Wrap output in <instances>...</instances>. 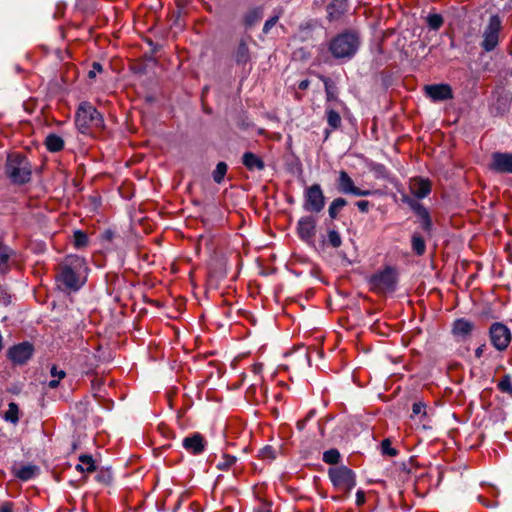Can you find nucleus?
I'll use <instances>...</instances> for the list:
<instances>
[{
  "label": "nucleus",
  "instance_id": "f257e3e1",
  "mask_svg": "<svg viewBox=\"0 0 512 512\" xmlns=\"http://www.w3.org/2000/svg\"><path fill=\"white\" fill-rule=\"evenodd\" d=\"M85 273L84 258L70 255L59 265L57 280L64 290L77 291L85 283Z\"/></svg>",
  "mask_w": 512,
  "mask_h": 512
},
{
  "label": "nucleus",
  "instance_id": "f03ea898",
  "mask_svg": "<svg viewBox=\"0 0 512 512\" xmlns=\"http://www.w3.org/2000/svg\"><path fill=\"white\" fill-rule=\"evenodd\" d=\"M360 41L357 33L347 31L334 37L329 44V50L337 59L351 58L358 50Z\"/></svg>",
  "mask_w": 512,
  "mask_h": 512
},
{
  "label": "nucleus",
  "instance_id": "7ed1b4c3",
  "mask_svg": "<svg viewBox=\"0 0 512 512\" xmlns=\"http://www.w3.org/2000/svg\"><path fill=\"white\" fill-rule=\"evenodd\" d=\"M5 171L15 184H24L31 179V165L28 159L20 154H11L7 158Z\"/></svg>",
  "mask_w": 512,
  "mask_h": 512
},
{
  "label": "nucleus",
  "instance_id": "20e7f679",
  "mask_svg": "<svg viewBox=\"0 0 512 512\" xmlns=\"http://www.w3.org/2000/svg\"><path fill=\"white\" fill-rule=\"evenodd\" d=\"M328 476L334 488L344 494H349L356 485L355 473L344 465L329 468Z\"/></svg>",
  "mask_w": 512,
  "mask_h": 512
},
{
  "label": "nucleus",
  "instance_id": "39448f33",
  "mask_svg": "<svg viewBox=\"0 0 512 512\" xmlns=\"http://www.w3.org/2000/svg\"><path fill=\"white\" fill-rule=\"evenodd\" d=\"M371 289L378 293L393 292L397 284L396 272L387 267L383 271L374 274L369 281Z\"/></svg>",
  "mask_w": 512,
  "mask_h": 512
},
{
  "label": "nucleus",
  "instance_id": "423d86ee",
  "mask_svg": "<svg viewBox=\"0 0 512 512\" xmlns=\"http://www.w3.org/2000/svg\"><path fill=\"white\" fill-rule=\"evenodd\" d=\"M102 122V116L95 107L87 102L80 104L76 112V124L81 132H84L90 126L99 127Z\"/></svg>",
  "mask_w": 512,
  "mask_h": 512
},
{
  "label": "nucleus",
  "instance_id": "0eeeda50",
  "mask_svg": "<svg viewBox=\"0 0 512 512\" xmlns=\"http://www.w3.org/2000/svg\"><path fill=\"white\" fill-rule=\"evenodd\" d=\"M502 28V21L498 15H492L489 18L487 26L483 31V40L481 47L490 52L496 48L499 43V34Z\"/></svg>",
  "mask_w": 512,
  "mask_h": 512
},
{
  "label": "nucleus",
  "instance_id": "6e6552de",
  "mask_svg": "<svg viewBox=\"0 0 512 512\" xmlns=\"http://www.w3.org/2000/svg\"><path fill=\"white\" fill-rule=\"evenodd\" d=\"M325 206V196L319 184H313L304 192L303 207L306 211L319 213Z\"/></svg>",
  "mask_w": 512,
  "mask_h": 512
},
{
  "label": "nucleus",
  "instance_id": "1a4fd4ad",
  "mask_svg": "<svg viewBox=\"0 0 512 512\" xmlns=\"http://www.w3.org/2000/svg\"><path fill=\"white\" fill-rule=\"evenodd\" d=\"M489 335L492 345L498 351L506 350L512 340L510 329L500 322H495L490 326Z\"/></svg>",
  "mask_w": 512,
  "mask_h": 512
},
{
  "label": "nucleus",
  "instance_id": "9d476101",
  "mask_svg": "<svg viewBox=\"0 0 512 512\" xmlns=\"http://www.w3.org/2000/svg\"><path fill=\"white\" fill-rule=\"evenodd\" d=\"M337 189L342 194H351L354 196H368L371 194V191L362 190L355 186L352 178L344 170H341L339 172V177L337 180Z\"/></svg>",
  "mask_w": 512,
  "mask_h": 512
},
{
  "label": "nucleus",
  "instance_id": "9b49d317",
  "mask_svg": "<svg viewBox=\"0 0 512 512\" xmlns=\"http://www.w3.org/2000/svg\"><path fill=\"white\" fill-rule=\"evenodd\" d=\"M489 168L498 173L512 174V153L494 152Z\"/></svg>",
  "mask_w": 512,
  "mask_h": 512
},
{
  "label": "nucleus",
  "instance_id": "f8f14e48",
  "mask_svg": "<svg viewBox=\"0 0 512 512\" xmlns=\"http://www.w3.org/2000/svg\"><path fill=\"white\" fill-rule=\"evenodd\" d=\"M33 355V346L28 342H23L11 347L8 351L9 359L18 365L27 362Z\"/></svg>",
  "mask_w": 512,
  "mask_h": 512
},
{
  "label": "nucleus",
  "instance_id": "ddd939ff",
  "mask_svg": "<svg viewBox=\"0 0 512 512\" xmlns=\"http://www.w3.org/2000/svg\"><path fill=\"white\" fill-rule=\"evenodd\" d=\"M424 90L433 101H445L453 98L452 89L448 84L426 85Z\"/></svg>",
  "mask_w": 512,
  "mask_h": 512
},
{
  "label": "nucleus",
  "instance_id": "4468645a",
  "mask_svg": "<svg viewBox=\"0 0 512 512\" xmlns=\"http://www.w3.org/2000/svg\"><path fill=\"white\" fill-rule=\"evenodd\" d=\"M297 230L302 240L311 242L316 233V220L312 216L302 217L298 221Z\"/></svg>",
  "mask_w": 512,
  "mask_h": 512
},
{
  "label": "nucleus",
  "instance_id": "2eb2a0df",
  "mask_svg": "<svg viewBox=\"0 0 512 512\" xmlns=\"http://www.w3.org/2000/svg\"><path fill=\"white\" fill-rule=\"evenodd\" d=\"M182 445L190 454L198 455L204 451L206 442L200 433H194L191 436L185 437Z\"/></svg>",
  "mask_w": 512,
  "mask_h": 512
},
{
  "label": "nucleus",
  "instance_id": "dca6fc26",
  "mask_svg": "<svg viewBox=\"0 0 512 512\" xmlns=\"http://www.w3.org/2000/svg\"><path fill=\"white\" fill-rule=\"evenodd\" d=\"M410 190L414 196L422 199L431 192V183L427 179L416 177L410 181Z\"/></svg>",
  "mask_w": 512,
  "mask_h": 512
},
{
  "label": "nucleus",
  "instance_id": "f3484780",
  "mask_svg": "<svg viewBox=\"0 0 512 512\" xmlns=\"http://www.w3.org/2000/svg\"><path fill=\"white\" fill-rule=\"evenodd\" d=\"M473 329V322L464 318H460L453 323L452 333L455 337L464 339L471 334Z\"/></svg>",
  "mask_w": 512,
  "mask_h": 512
},
{
  "label": "nucleus",
  "instance_id": "a211bd4d",
  "mask_svg": "<svg viewBox=\"0 0 512 512\" xmlns=\"http://www.w3.org/2000/svg\"><path fill=\"white\" fill-rule=\"evenodd\" d=\"M412 208L420 219L422 229L429 233L432 229V220L429 211L420 203L413 204Z\"/></svg>",
  "mask_w": 512,
  "mask_h": 512
},
{
  "label": "nucleus",
  "instance_id": "6ab92c4d",
  "mask_svg": "<svg viewBox=\"0 0 512 512\" xmlns=\"http://www.w3.org/2000/svg\"><path fill=\"white\" fill-rule=\"evenodd\" d=\"M242 163L250 171H261L265 168L264 161L252 152H245L243 154Z\"/></svg>",
  "mask_w": 512,
  "mask_h": 512
},
{
  "label": "nucleus",
  "instance_id": "aec40b11",
  "mask_svg": "<svg viewBox=\"0 0 512 512\" xmlns=\"http://www.w3.org/2000/svg\"><path fill=\"white\" fill-rule=\"evenodd\" d=\"M347 10L346 0H333L327 6L328 18L330 21L339 19Z\"/></svg>",
  "mask_w": 512,
  "mask_h": 512
},
{
  "label": "nucleus",
  "instance_id": "412c9836",
  "mask_svg": "<svg viewBox=\"0 0 512 512\" xmlns=\"http://www.w3.org/2000/svg\"><path fill=\"white\" fill-rule=\"evenodd\" d=\"M238 65H245L250 61V51L245 39H241L234 54Z\"/></svg>",
  "mask_w": 512,
  "mask_h": 512
},
{
  "label": "nucleus",
  "instance_id": "4be33fe9",
  "mask_svg": "<svg viewBox=\"0 0 512 512\" xmlns=\"http://www.w3.org/2000/svg\"><path fill=\"white\" fill-rule=\"evenodd\" d=\"M75 468L81 473H92L96 470V465L91 455L82 454L79 456V463Z\"/></svg>",
  "mask_w": 512,
  "mask_h": 512
},
{
  "label": "nucleus",
  "instance_id": "5701e85b",
  "mask_svg": "<svg viewBox=\"0 0 512 512\" xmlns=\"http://www.w3.org/2000/svg\"><path fill=\"white\" fill-rule=\"evenodd\" d=\"M45 146L49 152H59L64 148V140L57 134H48L45 139Z\"/></svg>",
  "mask_w": 512,
  "mask_h": 512
},
{
  "label": "nucleus",
  "instance_id": "b1692460",
  "mask_svg": "<svg viewBox=\"0 0 512 512\" xmlns=\"http://www.w3.org/2000/svg\"><path fill=\"white\" fill-rule=\"evenodd\" d=\"M38 468L35 465H24L15 471V475L23 480L27 481L33 478L37 474Z\"/></svg>",
  "mask_w": 512,
  "mask_h": 512
},
{
  "label": "nucleus",
  "instance_id": "393cba45",
  "mask_svg": "<svg viewBox=\"0 0 512 512\" xmlns=\"http://www.w3.org/2000/svg\"><path fill=\"white\" fill-rule=\"evenodd\" d=\"M263 16L262 8L256 7L249 10L244 16V23L247 27L256 24Z\"/></svg>",
  "mask_w": 512,
  "mask_h": 512
},
{
  "label": "nucleus",
  "instance_id": "a878e982",
  "mask_svg": "<svg viewBox=\"0 0 512 512\" xmlns=\"http://www.w3.org/2000/svg\"><path fill=\"white\" fill-rule=\"evenodd\" d=\"M412 249L417 255H423L426 251L425 240L418 233H414L411 239Z\"/></svg>",
  "mask_w": 512,
  "mask_h": 512
},
{
  "label": "nucleus",
  "instance_id": "bb28decb",
  "mask_svg": "<svg viewBox=\"0 0 512 512\" xmlns=\"http://www.w3.org/2000/svg\"><path fill=\"white\" fill-rule=\"evenodd\" d=\"M346 205H347V201L344 198L339 197V198L334 199L331 202L329 209H328L330 218H332V219L337 218L339 211Z\"/></svg>",
  "mask_w": 512,
  "mask_h": 512
},
{
  "label": "nucleus",
  "instance_id": "cd10ccee",
  "mask_svg": "<svg viewBox=\"0 0 512 512\" xmlns=\"http://www.w3.org/2000/svg\"><path fill=\"white\" fill-rule=\"evenodd\" d=\"M426 417H427L426 405L421 401L415 402L412 405L411 418H413V419L418 418L419 421L422 422Z\"/></svg>",
  "mask_w": 512,
  "mask_h": 512
},
{
  "label": "nucleus",
  "instance_id": "c85d7f7f",
  "mask_svg": "<svg viewBox=\"0 0 512 512\" xmlns=\"http://www.w3.org/2000/svg\"><path fill=\"white\" fill-rule=\"evenodd\" d=\"M19 408L14 402L9 403L8 410L4 414V419L11 423H17L19 420Z\"/></svg>",
  "mask_w": 512,
  "mask_h": 512
},
{
  "label": "nucleus",
  "instance_id": "c756f323",
  "mask_svg": "<svg viewBox=\"0 0 512 512\" xmlns=\"http://www.w3.org/2000/svg\"><path fill=\"white\" fill-rule=\"evenodd\" d=\"M327 123L332 129H337L341 125V117L338 112L333 109L326 111Z\"/></svg>",
  "mask_w": 512,
  "mask_h": 512
},
{
  "label": "nucleus",
  "instance_id": "7c9ffc66",
  "mask_svg": "<svg viewBox=\"0 0 512 512\" xmlns=\"http://www.w3.org/2000/svg\"><path fill=\"white\" fill-rule=\"evenodd\" d=\"M227 170H228V166L225 162H219L217 165H216V168L215 170L213 171V180L217 183V184H220L226 173H227Z\"/></svg>",
  "mask_w": 512,
  "mask_h": 512
},
{
  "label": "nucleus",
  "instance_id": "2f4dec72",
  "mask_svg": "<svg viewBox=\"0 0 512 512\" xmlns=\"http://www.w3.org/2000/svg\"><path fill=\"white\" fill-rule=\"evenodd\" d=\"M74 246L78 249L86 247L88 244V236L81 230H76L73 234Z\"/></svg>",
  "mask_w": 512,
  "mask_h": 512
},
{
  "label": "nucleus",
  "instance_id": "473e14b6",
  "mask_svg": "<svg viewBox=\"0 0 512 512\" xmlns=\"http://www.w3.org/2000/svg\"><path fill=\"white\" fill-rule=\"evenodd\" d=\"M340 453L337 449H329L323 453V461L327 464L335 465L340 460Z\"/></svg>",
  "mask_w": 512,
  "mask_h": 512
},
{
  "label": "nucleus",
  "instance_id": "72a5a7b5",
  "mask_svg": "<svg viewBox=\"0 0 512 512\" xmlns=\"http://www.w3.org/2000/svg\"><path fill=\"white\" fill-rule=\"evenodd\" d=\"M498 389L512 396V380L510 375H504L502 379L497 384Z\"/></svg>",
  "mask_w": 512,
  "mask_h": 512
},
{
  "label": "nucleus",
  "instance_id": "f704fd0d",
  "mask_svg": "<svg viewBox=\"0 0 512 512\" xmlns=\"http://www.w3.org/2000/svg\"><path fill=\"white\" fill-rule=\"evenodd\" d=\"M236 460L237 458L235 456L224 454L221 460L217 463L216 467L219 470H227L233 464H235Z\"/></svg>",
  "mask_w": 512,
  "mask_h": 512
},
{
  "label": "nucleus",
  "instance_id": "c9c22d12",
  "mask_svg": "<svg viewBox=\"0 0 512 512\" xmlns=\"http://www.w3.org/2000/svg\"><path fill=\"white\" fill-rule=\"evenodd\" d=\"M427 23L431 29L437 30L443 24V18L439 14H430L427 17Z\"/></svg>",
  "mask_w": 512,
  "mask_h": 512
},
{
  "label": "nucleus",
  "instance_id": "e433bc0d",
  "mask_svg": "<svg viewBox=\"0 0 512 512\" xmlns=\"http://www.w3.org/2000/svg\"><path fill=\"white\" fill-rule=\"evenodd\" d=\"M327 242L333 248H338L341 246L342 240L340 234L336 230H330L328 232Z\"/></svg>",
  "mask_w": 512,
  "mask_h": 512
},
{
  "label": "nucleus",
  "instance_id": "4c0bfd02",
  "mask_svg": "<svg viewBox=\"0 0 512 512\" xmlns=\"http://www.w3.org/2000/svg\"><path fill=\"white\" fill-rule=\"evenodd\" d=\"M9 256V249L6 246L0 244V270H4L7 267Z\"/></svg>",
  "mask_w": 512,
  "mask_h": 512
},
{
  "label": "nucleus",
  "instance_id": "58836bf2",
  "mask_svg": "<svg viewBox=\"0 0 512 512\" xmlns=\"http://www.w3.org/2000/svg\"><path fill=\"white\" fill-rule=\"evenodd\" d=\"M382 453L391 457H394L398 454V451L391 447V441L389 439H384L381 443Z\"/></svg>",
  "mask_w": 512,
  "mask_h": 512
},
{
  "label": "nucleus",
  "instance_id": "ea45409f",
  "mask_svg": "<svg viewBox=\"0 0 512 512\" xmlns=\"http://www.w3.org/2000/svg\"><path fill=\"white\" fill-rule=\"evenodd\" d=\"M259 457L263 460L271 461L275 459V450L271 446H265L260 449Z\"/></svg>",
  "mask_w": 512,
  "mask_h": 512
},
{
  "label": "nucleus",
  "instance_id": "a19ab883",
  "mask_svg": "<svg viewBox=\"0 0 512 512\" xmlns=\"http://www.w3.org/2000/svg\"><path fill=\"white\" fill-rule=\"evenodd\" d=\"M280 14L281 13H278L276 14L275 16L271 17L270 19H268L265 23H264V26H263V33L264 34H268L269 31L271 30V28L277 23V21L279 20L280 18Z\"/></svg>",
  "mask_w": 512,
  "mask_h": 512
},
{
  "label": "nucleus",
  "instance_id": "79ce46f5",
  "mask_svg": "<svg viewBox=\"0 0 512 512\" xmlns=\"http://www.w3.org/2000/svg\"><path fill=\"white\" fill-rule=\"evenodd\" d=\"M100 72H102V65L98 62H94L92 64V69L88 72V77L93 79L96 77V74Z\"/></svg>",
  "mask_w": 512,
  "mask_h": 512
},
{
  "label": "nucleus",
  "instance_id": "37998d69",
  "mask_svg": "<svg viewBox=\"0 0 512 512\" xmlns=\"http://www.w3.org/2000/svg\"><path fill=\"white\" fill-rule=\"evenodd\" d=\"M50 374L54 378L63 379L66 376V373L64 370H58L55 365L51 367Z\"/></svg>",
  "mask_w": 512,
  "mask_h": 512
},
{
  "label": "nucleus",
  "instance_id": "c03bdc74",
  "mask_svg": "<svg viewBox=\"0 0 512 512\" xmlns=\"http://www.w3.org/2000/svg\"><path fill=\"white\" fill-rule=\"evenodd\" d=\"M356 206L358 207V209L361 212L366 213L369 210L370 203H369V201H366V200H360V201L356 202Z\"/></svg>",
  "mask_w": 512,
  "mask_h": 512
},
{
  "label": "nucleus",
  "instance_id": "a18cd8bd",
  "mask_svg": "<svg viewBox=\"0 0 512 512\" xmlns=\"http://www.w3.org/2000/svg\"><path fill=\"white\" fill-rule=\"evenodd\" d=\"M255 512H272L271 505L269 503H261L256 509Z\"/></svg>",
  "mask_w": 512,
  "mask_h": 512
},
{
  "label": "nucleus",
  "instance_id": "49530a36",
  "mask_svg": "<svg viewBox=\"0 0 512 512\" xmlns=\"http://www.w3.org/2000/svg\"><path fill=\"white\" fill-rule=\"evenodd\" d=\"M325 89H326L327 99L328 100L335 99L336 96H335L331 86L329 85L328 81H325Z\"/></svg>",
  "mask_w": 512,
  "mask_h": 512
},
{
  "label": "nucleus",
  "instance_id": "de8ad7c7",
  "mask_svg": "<svg viewBox=\"0 0 512 512\" xmlns=\"http://www.w3.org/2000/svg\"><path fill=\"white\" fill-rule=\"evenodd\" d=\"M486 350V345L481 344L476 350H475V356L476 358H481Z\"/></svg>",
  "mask_w": 512,
  "mask_h": 512
},
{
  "label": "nucleus",
  "instance_id": "09e8293b",
  "mask_svg": "<svg viewBox=\"0 0 512 512\" xmlns=\"http://www.w3.org/2000/svg\"><path fill=\"white\" fill-rule=\"evenodd\" d=\"M479 502H481L486 507H495L497 506V502L488 503L482 496L478 497Z\"/></svg>",
  "mask_w": 512,
  "mask_h": 512
},
{
  "label": "nucleus",
  "instance_id": "8fccbe9b",
  "mask_svg": "<svg viewBox=\"0 0 512 512\" xmlns=\"http://www.w3.org/2000/svg\"><path fill=\"white\" fill-rule=\"evenodd\" d=\"M61 379L59 378H55V379H52L48 382V387L54 389L56 388L58 385H59V382H60Z\"/></svg>",
  "mask_w": 512,
  "mask_h": 512
},
{
  "label": "nucleus",
  "instance_id": "3c124183",
  "mask_svg": "<svg viewBox=\"0 0 512 512\" xmlns=\"http://www.w3.org/2000/svg\"><path fill=\"white\" fill-rule=\"evenodd\" d=\"M308 86H309V81H308V80H302V81L299 83V85H298L299 89H301V90H305V89H307V88H308Z\"/></svg>",
  "mask_w": 512,
  "mask_h": 512
},
{
  "label": "nucleus",
  "instance_id": "603ef678",
  "mask_svg": "<svg viewBox=\"0 0 512 512\" xmlns=\"http://www.w3.org/2000/svg\"><path fill=\"white\" fill-rule=\"evenodd\" d=\"M364 502V494L362 491L357 492V503L361 504Z\"/></svg>",
  "mask_w": 512,
  "mask_h": 512
},
{
  "label": "nucleus",
  "instance_id": "864d4df0",
  "mask_svg": "<svg viewBox=\"0 0 512 512\" xmlns=\"http://www.w3.org/2000/svg\"><path fill=\"white\" fill-rule=\"evenodd\" d=\"M0 512H12L11 506L9 504L3 505L0 508Z\"/></svg>",
  "mask_w": 512,
  "mask_h": 512
},
{
  "label": "nucleus",
  "instance_id": "5fc2aeb1",
  "mask_svg": "<svg viewBox=\"0 0 512 512\" xmlns=\"http://www.w3.org/2000/svg\"><path fill=\"white\" fill-rule=\"evenodd\" d=\"M261 370H262V365L261 364L254 365L253 371L255 373H259Z\"/></svg>",
  "mask_w": 512,
  "mask_h": 512
}]
</instances>
